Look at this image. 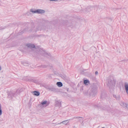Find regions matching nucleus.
Instances as JSON below:
<instances>
[{
    "label": "nucleus",
    "instance_id": "obj_1",
    "mask_svg": "<svg viewBox=\"0 0 128 128\" xmlns=\"http://www.w3.org/2000/svg\"><path fill=\"white\" fill-rule=\"evenodd\" d=\"M37 51L38 52V54H39L42 55V56H44L48 58L50 55V53L46 52L42 49L41 48H38L37 50Z\"/></svg>",
    "mask_w": 128,
    "mask_h": 128
},
{
    "label": "nucleus",
    "instance_id": "obj_2",
    "mask_svg": "<svg viewBox=\"0 0 128 128\" xmlns=\"http://www.w3.org/2000/svg\"><path fill=\"white\" fill-rule=\"evenodd\" d=\"M96 92V88L94 87L92 88L90 92V95L92 97H94L95 96Z\"/></svg>",
    "mask_w": 128,
    "mask_h": 128
},
{
    "label": "nucleus",
    "instance_id": "obj_3",
    "mask_svg": "<svg viewBox=\"0 0 128 128\" xmlns=\"http://www.w3.org/2000/svg\"><path fill=\"white\" fill-rule=\"evenodd\" d=\"M115 82L114 80H109L107 85L110 88H112L114 86Z\"/></svg>",
    "mask_w": 128,
    "mask_h": 128
},
{
    "label": "nucleus",
    "instance_id": "obj_4",
    "mask_svg": "<svg viewBox=\"0 0 128 128\" xmlns=\"http://www.w3.org/2000/svg\"><path fill=\"white\" fill-rule=\"evenodd\" d=\"M48 89L54 92H56L58 91L57 88H56V87L54 86H49Z\"/></svg>",
    "mask_w": 128,
    "mask_h": 128
},
{
    "label": "nucleus",
    "instance_id": "obj_5",
    "mask_svg": "<svg viewBox=\"0 0 128 128\" xmlns=\"http://www.w3.org/2000/svg\"><path fill=\"white\" fill-rule=\"evenodd\" d=\"M120 104L122 106L124 107H126L128 109V104H127L125 102L121 101L120 103Z\"/></svg>",
    "mask_w": 128,
    "mask_h": 128
},
{
    "label": "nucleus",
    "instance_id": "obj_6",
    "mask_svg": "<svg viewBox=\"0 0 128 128\" xmlns=\"http://www.w3.org/2000/svg\"><path fill=\"white\" fill-rule=\"evenodd\" d=\"M36 11L37 14H42L45 12L44 10L40 9H38Z\"/></svg>",
    "mask_w": 128,
    "mask_h": 128
},
{
    "label": "nucleus",
    "instance_id": "obj_7",
    "mask_svg": "<svg viewBox=\"0 0 128 128\" xmlns=\"http://www.w3.org/2000/svg\"><path fill=\"white\" fill-rule=\"evenodd\" d=\"M32 93L34 96H39L40 94V92L37 91H34L32 92Z\"/></svg>",
    "mask_w": 128,
    "mask_h": 128
},
{
    "label": "nucleus",
    "instance_id": "obj_8",
    "mask_svg": "<svg viewBox=\"0 0 128 128\" xmlns=\"http://www.w3.org/2000/svg\"><path fill=\"white\" fill-rule=\"evenodd\" d=\"M26 46L30 48H34L35 47V46L34 44H26Z\"/></svg>",
    "mask_w": 128,
    "mask_h": 128
},
{
    "label": "nucleus",
    "instance_id": "obj_9",
    "mask_svg": "<svg viewBox=\"0 0 128 128\" xmlns=\"http://www.w3.org/2000/svg\"><path fill=\"white\" fill-rule=\"evenodd\" d=\"M125 90L127 94H128V84L126 83L124 85Z\"/></svg>",
    "mask_w": 128,
    "mask_h": 128
},
{
    "label": "nucleus",
    "instance_id": "obj_10",
    "mask_svg": "<svg viewBox=\"0 0 128 128\" xmlns=\"http://www.w3.org/2000/svg\"><path fill=\"white\" fill-rule=\"evenodd\" d=\"M68 120H66L64 121H62V122H61L60 123H59L58 124H65V125H66L67 124L68 122H69L68 121Z\"/></svg>",
    "mask_w": 128,
    "mask_h": 128
},
{
    "label": "nucleus",
    "instance_id": "obj_11",
    "mask_svg": "<svg viewBox=\"0 0 128 128\" xmlns=\"http://www.w3.org/2000/svg\"><path fill=\"white\" fill-rule=\"evenodd\" d=\"M56 84L59 87H61L63 85L62 83L60 82H57Z\"/></svg>",
    "mask_w": 128,
    "mask_h": 128
},
{
    "label": "nucleus",
    "instance_id": "obj_12",
    "mask_svg": "<svg viewBox=\"0 0 128 128\" xmlns=\"http://www.w3.org/2000/svg\"><path fill=\"white\" fill-rule=\"evenodd\" d=\"M84 83L85 85H88L89 84V81L88 80H84Z\"/></svg>",
    "mask_w": 128,
    "mask_h": 128
},
{
    "label": "nucleus",
    "instance_id": "obj_13",
    "mask_svg": "<svg viewBox=\"0 0 128 128\" xmlns=\"http://www.w3.org/2000/svg\"><path fill=\"white\" fill-rule=\"evenodd\" d=\"M30 12H32V13H37L36 11H37V10H34L33 9H31L30 10Z\"/></svg>",
    "mask_w": 128,
    "mask_h": 128
},
{
    "label": "nucleus",
    "instance_id": "obj_14",
    "mask_svg": "<svg viewBox=\"0 0 128 128\" xmlns=\"http://www.w3.org/2000/svg\"><path fill=\"white\" fill-rule=\"evenodd\" d=\"M23 64L24 66H28L29 65L28 63L27 62H24Z\"/></svg>",
    "mask_w": 128,
    "mask_h": 128
},
{
    "label": "nucleus",
    "instance_id": "obj_15",
    "mask_svg": "<svg viewBox=\"0 0 128 128\" xmlns=\"http://www.w3.org/2000/svg\"><path fill=\"white\" fill-rule=\"evenodd\" d=\"M47 101H42L41 104L42 105H44L46 104Z\"/></svg>",
    "mask_w": 128,
    "mask_h": 128
},
{
    "label": "nucleus",
    "instance_id": "obj_16",
    "mask_svg": "<svg viewBox=\"0 0 128 128\" xmlns=\"http://www.w3.org/2000/svg\"><path fill=\"white\" fill-rule=\"evenodd\" d=\"M2 114V110L1 108V107L0 106V116Z\"/></svg>",
    "mask_w": 128,
    "mask_h": 128
},
{
    "label": "nucleus",
    "instance_id": "obj_17",
    "mask_svg": "<svg viewBox=\"0 0 128 128\" xmlns=\"http://www.w3.org/2000/svg\"><path fill=\"white\" fill-rule=\"evenodd\" d=\"M114 97L116 98L118 100L120 98V96H118V98L116 97V95H114Z\"/></svg>",
    "mask_w": 128,
    "mask_h": 128
},
{
    "label": "nucleus",
    "instance_id": "obj_18",
    "mask_svg": "<svg viewBox=\"0 0 128 128\" xmlns=\"http://www.w3.org/2000/svg\"><path fill=\"white\" fill-rule=\"evenodd\" d=\"M51 78V77L50 75H48V78Z\"/></svg>",
    "mask_w": 128,
    "mask_h": 128
},
{
    "label": "nucleus",
    "instance_id": "obj_19",
    "mask_svg": "<svg viewBox=\"0 0 128 128\" xmlns=\"http://www.w3.org/2000/svg\"><path fill=\"white\" fill-rule=\"evenodd\" d=\"M98 74V71H96V72H95V74L96 75V76Z\"/></svg>",
    "mask_w": 128,
    "mask_h": 128
},
{
    "label": "nucleus",
    "instance_id": "obj_20",
    "mask_svg": "<svg viewBox=\"0 0 128 128\" xmlns=\"http://www.w3.org/2000/svg\"><path fill=\"white\" fill-rule=\"evenodd\" d=\"M89 8H87L86 9V12H89L90 11V10H89Z\"/></svg>",
    "mask_w": 128,
    "mask_h": 128
},
{
    "label": "nucleus",
    "instance_id": "obj_21",
    "mask_svg": "<svg viewBox=\"0 0 128 128\" xmlns=\"http://www.w3.org/2000/svg\"><path fill=\"white\" fill-rule=\"evenodd\" d=\"M49 0L50 1H58V0Z\"/></svg>",
    "mask_w": 128,
    "mask_h": 128
},
{
    "label": "nucleus",
    "instance_id": "obj_22",
    "mask_svg": "<svg viewBox=\"0 0 128 128\" xmlns=\"http://www.w3.org/2000/svg\"><path fill=\"white\" fill-rule=\"evenodd\" d=\"M2 70V67L0 66V70Z\"/></svg>",
    "mask_w": 128,
    "mask_h": 128
},
{
    "label": "nucleus",
    "instance_id": "obj_23",
    "mask_svg": "<svg viewBox=\"0 0 128 128\" xmlns=\"http://www.w3.org/2000/svg\"><path fill=\"white\" fill-rule=\"evenodd\" d=\"M80 117H76V118H80Z\"/></svg>",
    "mask_w": 128,
    "mask_h": 128
},
{
    "label": "nucleus",
    "instance_id": "obj_24",
    "mask_svg": "<svg viewBox=\"0 0 128 128\" xmlns=\"http://www.w3.org/2000/svg\"><path fill=\"white\" fill-rule=\"evenodd\" d=\"M44 68H46V66H44Z\"/></svg>",
    "mask_w": 128,
    "mask_h": 128
},
{
    "label": "nucleus",
    "instance_id": "obj_25",
    "mask_svg": "<svg viewBox=\"0 0 128 128\" xmlns=\"http://www.w3.org/2000/svg\"><path fill=\"white\" fill-rule=\"evenodd\" d=\"M102 128H105L104 127H102Z\"/></svg>",
    "mask_w": 128,
    "mask_h": 128
}]
</instances>
